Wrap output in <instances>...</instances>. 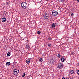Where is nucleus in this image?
Masks as SVG:
<instances>
[{
    "label": "nucleus",
    "instance_id": "obj_18",
    "mask_svg": "<svg viewBox=\"0 0 79 79\" xmlns=\"http://www.w3.org/2000/svg\"><path fill=\"white\" fill-rule=\"evenodd\" d=\"M11 55V53L10 52H8L7 53V56H10Z\"/></svg>",
    "mask_w": 79,
    "mask_h": 79
},
{
    "label": "nucleus",
    "instance_id": "obj_26",
    "mask_svg": "<svg viewBox=\"0 0 79 79\" xmlns=\"http://www.w3.org/2000/svg\"><path fill=\"white\" fill-rule=\"evenodd\" d=\"M78 66H79V62L78 63Z\"/></svg>",
    "mask_w": 79,
    "mask_h": 79
},
{
    "label": "nucleus",
    "instance_id": "obj_19",
    "mask_svg": "<svg viewBox=\"0 0 79 79\" xmlns=\"http://www.w3.org/2000/svg\"><path fill=\"white\" fill-rule=\"evenodd\" d=\"M26 76V74L25 73H23L22 75V77H24V76Z\"/></svg>",
    "mask_w": 79,
    "mask_h": 79
},
{
    "label": "nucleus",
    "instance_id": "obj_15",
    "mask_svg": "<svg viewBox=\"0 0 79 79\" xmlns=\"http://www.w3.org/2000/svg\"><path fill=\"white\" fill-rule=\"evenodd\" d=\"M74 70H72L70 71V73L71 74H73V73H74Z\"/></svg>",
    "mask_w": 79,
    "mask_h": 79
},
{
    "label": "nucleus",
    "instance_id": "obj_22",
    "mask_svg": "<svg viewBox=\"0 0 79 79\" xmlns=\"http://www.w3.org/2000/svg\"><path fill=\"white\" fill-rule=\"evenodd\" d=\"M58 58H60V57H61V55H60V54H58Z\"/></svg>",
    "mask_w": 79,
    "mask_h": 79
},
{
    "label": "nucleus",
    "instance_id": "obj_25",
    "mask_svg": "<svg viewBox=\"0 0 79 79\" xmlns=\"http://www.w3.org/2000/svg\"><path fill=\"white\" fill-rule=\"evenodd\" d=\"M77 2H79V0H77Z\"/></svg>",
    "mask_w": 79,
    "mask_h": 79
},
{
    "label": "nucleus",
    "instance_id": "obj_16",
    "mask_svg": "<svg viewBox=\"0 0 79 79\" xmlns=\"http://www.w3.org/2000/svg\"><path fill=\"white\" fill-rule=\"evenodd\" d=\"M70 16H74V14L73 13H71L70 15Z\"/></svg>",
    "mask_w": 79,
    "mask_h": 79
},
{
    "label": "nucleus",
    "instance_id": "obj_17",
    "mask_svg": "<svg viewBox=\"0 0 79 79\" xmlns=\"http://www.w3.org/2000/svg\"><path fill=\"white\" fill-rule=\"evenodd\" d=\"M37 33L38 34H40V33H41V32L40 31H38Z\"/></svg>",
    "mask_w": 79,
    "mask_h": 79
},
{
    "label": "nucleus",
    "instance_id": "obj_21",
    "mask_svg": "<svg viewBox=\"0 0 79 79\" xmlns=\"http://www.w3.org/2000/svg\"><path fill=\"white\" fill-rule=\"evenodd\" d=\"M77 74H78V75H79V70H77Z\"/></svg>",
    "mask_w": 79,
    "mask_h": 79
},
{
    "label": "nucleus",
    "instance_id": "obj_11",
    "mask_svg": "<svg viewBox=\"0 0 79 79\" xmlns=\"http://www.w3.org/2000/svg\"><path fill=\"white\" fill-rule=\"evenodd\" d=\"M26 48L27 49H29L30 48V46H29V45H26Z\"/></svg>",
    "mask_w": 79,
    "mask_h": 79
},
{
    "label": "nucleus",
    "instance_id": "obj_20",
    "mask_svg": "<svg viewBox=\"0 0 79 79\" xmlns=\"http://www.w3.org/2000/svg\"><path fill=\"white\" fill-rule=\"evenodd\" d=\"M48 40H52V38L49 37L48 39Z\"/></svg>",
    "mask_w": 79,
    "mask_h": 79
},
{
    "label": "nucleus",
    "instance_id": "obj_3",
    "mask_svg": "<svg viewBox=\"0 0 79 79\" xmlns=\"http://www.w3.org/2000/svg\"><path fill=\"white\" fill-rule=\"evenodd\" d=\"M49 15H48V14L47 13H46L44 15L43 17L45 19H48L49 18Z\"/></svg>",
    "mask_w": 79,
    "mask_h": 79
},
{
    "label": "nucleus",
    "instance_id": "obj_6",
    "mask_svg": "<svg viewBox=\"0 0 79 79\" xmlns=\"http://www.w3.org/2000/svg\"><path fill=\"white\" fill-rule=\"evenodd\" d=\"M58 68L59 69H61L63 68V64L60 63L58 65Z\"/></svg>",
    "mask_w": 79,
    "mask_h": 79
},
{
    "label": "nucleus",
    "instance_id": "obj_7",
    "mask_svg": "<svg viewBox=\"0 0 79 79\" xmlns=\"http://www.w3.org/2000/svg\"><path fill=\"white\" fill-rule=\"evenodd\" d=\"M10 63H11L10 62H8L6 63V66H10Z\"/></svg>",
    "mask_w": 79,
    "mask_h": 79
},
{
    "label": "nucleus",
    "instance_id": "obj_23",
    "mask_svg": "<svg viewBox=\"0 0 79 79\" xmlns=\"http://www.w3.org/2000/svg\"><path fill=\"white\" fill-rule=\"evenodd\" d=\"M61 2H62V3H64V0H61Z\"/></svg>",
    "mask_w": 79,
    "mask_h": 79
},
{
    "label": "nucleus",
    "instance_id": "obj_5",
    "mask_svg": "<svg viewBox=\"0 0 79 79\" xmlns=\"http://www.w3.org/2000/svg\"><path fill=\"white\" fill-rule=\"evenodd\" d=\"M52 14L54 16H57V15H58V12L53 10L52 12Z\"/></svg>",
    "mask_w": 79,
    "mask_h": 79
},
{
    "label": "nucleus",
    "instance_id": "obj_9",
    "mask_svg": "<svg viewBox=\"0 0 79 79\" xmlns=\"http://www.w3.org/2000/svg\"><path fill=\"white\" fill-rule=\"evenodd\" d=\"M60 60L61 61H62V62H64L65 61V59H64V58H61Z\"/></svg>",
    "mask_w": 79,
    "mask_h": 79
},
{
    "label": "nucleus",
    "instance_id": "obj_4",
    "mask_svg": "<svg viewBox=\"0 0 79 79\" xmlns=\"http://www.w3.org/2000/svg\"><path fill=\"white\" fill-rule=\"evenodd\" d=\"M50 63L51 64H54V63H55V58H52L51 60Z\"/></svg>",
    "mask_w": 79,
    "mask_h": 79
},
{
    "label": "nucleus",
    "instance_id": "obj_2",
    "mask_svg": "<svg viewBox=\"0 0 79 79\" xmlns=\"http://www.w3.org/2000/svg\"><path fill=\"white\" fill-rule=\"evenodd\" d=\"M13 73L15 76H18L19 74V70L17 69H14L13 71Z\"/></svg>",
    "mask_w": 79,
    "mask_h": 79
},
{
    "label": "nucleus",
    "instance_id": "obj_13",
    "mask_svg": "<svg viewBox=\"0 0 79 79\" xmlns=\"http://www.w3.org/2000/svg\"><path fill=\"white\" fill-rule=\"evenodd\" d=\"M39 61L40 62H42V61H43V60H42V58H40L39 59Z\"/></svg>",
    "mask_w": 79,
    "mask_h": 79
},
{
    "label": "nucleus",
    "instance_id": "obj_10",
    "mask_svg": "<svg viewBox=\"0 0 79 79\" xmlns=\"http://www.w3.org/2000/svg\"><path fill=\"white\" fill-rule=\"evenodd\" d=\"M26 63L27 64H29L30 63V60H29L28 59L26 60Z\"/></svg>",
    "mask_w": 79,
    "mask_h": 79
},
{
    "label": "nucleus",
    "instance_id": "obj_8",
    "mask_svg": "<svg viewBox=\"0 0 79 79\" xmlns=\"http://www.w3.org/2000/svg\"><path fill=\"white\" fill-rule=\"evenodd\" d=\"M2 22H5L6 21V18H3L2 19Z\"/></svg>",
    "mask_w": 79,
    "mask_h": 79
},
{
    "label": "nucleus",
    "instance_id": "obj_12",
    "mask_svg": "<svg viewBox=\"0 0 79 79\" xmlns=\"http://www.w3.org/2000/svg\"><path fill=\"white\" fill-rule=\"evenodd\" d=\"M52 28H54V27H55V24L53 23L52 25Z\"/></svg>",
    "mask_w": 79,
    "mask_h": 79
},
{
    "label": "nucleus",
    "instance_id": "obj_1",
    "mask_svg": "<svg viewBox=\"0 0 79 79\" xmlns=\"http://www.w3.org/2000/svg\"><path fill=\"white\" fill-rule=\"evenodd\" d=\"M21 6L23 8L26 9L27 8V4L26 2H23L21 4Z\"/></svg>",
    "mask_w": 79,
    "mask_h": 79
},
{
    "label": "nucleus",
    "instance_id": "obj_24",
    "mask_svg": "<svg viewBox=\"0 0 79 79\" xmlns=\"http://www.w3.org/2000/svg\"><path fill=\"white\" fill-rule=\"evenodd\" d=\"M62 79H66L64 77L62 78Z\"/></svg>",
    "mask_w": 79,
    "mask_h": 79
},
{
    "label": "nucleus",
    "instance_id": "obj_14",
    "mask_svg": "<svg viewBox=\"0 0 79 79\" xmlns=\"http://www.w3.org/2000/svg\"><path fill=\"white\" fill-rule=\"evenodd\" d=\"M48 47H52V43H49L48 44Z\"/></svg>",
    "mask_w": 79,
    "mask_h": 79
}]
</instances>
